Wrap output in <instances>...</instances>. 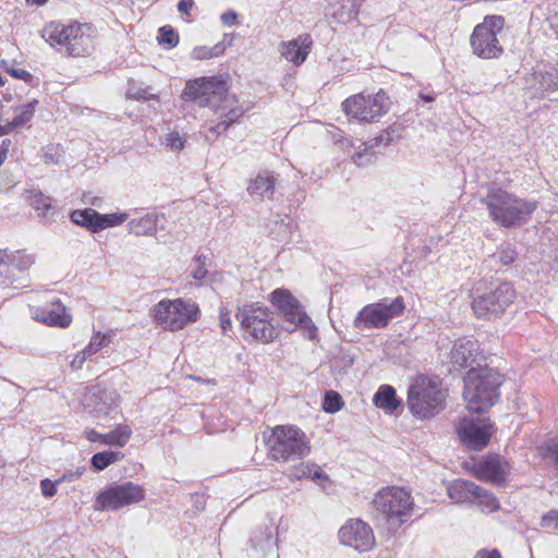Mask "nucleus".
Masks as SVG:
<instances>
[{
    "label": "nucleus",
    "instance_id": "nucleus-45",
    "mask_svg": "<svg viewBox=\"0 0 558 558\" xmlns=\"http://www.w3.org/2000/svg\"><path fill=\"white\" fill-rule=\"evenodd\" d=\"M541 525L546 529L558 530V510H550L544 514Z\"/></svg>",
    "mask_w": 558,
    "mask_h": 558
},
{
    "label": "nucleus",
    "instance_id": "nucleus-63",
    "mask_svg": "<svg viewBox=\"0 0 558 558\" xmlns=\"http://www.w3.org/2000/svg\"><path fill=\"white\" fill-rule=\"evenodd\" d=\"M422 99H424L426 102H430L434 100L433 96L429 95H421Z\"/></svg>",
    "mask_w": 558,
    "mask_h": 558
},
{
    "label": "nucleus",
    "instance_id": "nucleus-39",
    "mask_svg": "<svg viewBox=\"0 0 558 558\" xmlns=\"http://www.w3.org/2000/svg\"><path fill=\"white\" fill-rule=\"evenodd\" d=\"M225 50L221 44H217L214 47H195L192 51V57L195 60H206L215 57H219Z\"/></svg>",
    "mask_w": 558,
    "mask_h": 558
},
{
    "label": "nucleus",
    "instance_id": "nucleus-15",
    "mask_svg": "<svg viewBox=\"0 0 558 558\" xmlns=\"http://www.w3.org/2000/svg\"><path fill=\"white\" fill-rule=\"evenodd\" d=\"M35 263L33 255L25 252H0V287L3 289L14 287L26 275V271Z\"/></svg>",
    "mask_w": 558,
    "mask_h": 558
},
{
    "label": "nucleus",
    "instance_id": "nucleus-60",
    "mask_svg": "<svg viewBox=\"0 0 558 558\" xmlns=\"http://www.w3.org/2000/svg\"><path fill=\"white\" fill-rule=\"evenodd\" d=\"M136 98L138 99H149V98H154V95L153 94H149L147 90H143L142 93H140Z\"/></svg>",
    "mask_w": 558,
    "mask_h": 558
},
{
    "label": "nucleus",
    "instance_id": "nucleus-52",
    "mask_svg": "<svg viewBox=\"0 0 558 558\" xmlns=\"http://www.w3.org/2000/svg\"><path fill=\"white\" fill-rule=\"evenodd\" d=\"M310 477L315 482L328 480V476L322 471L320 466L316 464H313L312 475H310Z\"/></svg>",
    "mask_w": 558,
    "mask_h": 558
},
{
    "label": "nucleus",
    "instance_id": "nucleus-32",
    "mask_svg": "<svg viewBox=\"0 0 558 558\" xmlns=\"http://www.w3.org/2000/svg\"><path fill=\"white\" fill-rule=\"evenodd\" d=\"M186 138L175 130H169L160 140L166 149L180 153L185 147Z\"/></svg>",
    "mask_w": 558,
    "mask_h": 558
},
{
    "label": "nucleus",
    "instance_id": "nucleus-19",
    "mask_svg": "<svg viewBox=\"0 0 558 558\" xmlns=\"http://www.w3.org/2000/svg\"><path fill=\"white\" fill-rule=\"evenodd\" d=\"M270 301L282 313L286 322L292 327L306 326L310 322L308 316L302 310L301 305L288 291L277 289L270 294Z\"/></svg>",
    "mask_w": 558,
    "mask_h": 558
},
{
    "label": "nucleus",
    "instance_id": "nucleus-13",
    "mask_svg": "<svg viewBox=\"0 0 558 558\" xmlns=\"http://www.w3.org/2000/svg\"><path fill=\"white\" fill-rule=\"evenodd\" d=\"M145 497L142 486L133 482L112 484L100 493L95 501L96 510H118L122 507L137 504Z\"/></svg>",
    "mask_w": 558,
    "mask_h": 558
},
{
    "label": "nucleus",
    "instance_id": "nucleus-9",
    "mask_svg": "<svg viewBox=\"0 0 558 558\" xmlns=\"http://www.w3.org/2000/svg\"><path fill=\"white\" fill-rule=\"evenodd\" d=\"M199 314L195 302L183 299L161 300L154 306L155 320L161 328L177 331L197 320Z\"/></svg>",
    "mask_w": 558,
    "mask_h": 558
},
{
    "label": "nucleus",
    "instance_id": "nucleus-61",
    "mask_svg": "<svg viewBox=\"0 0 558 558\" xmlns=\"http://www.w3.org/2000/svg\"><path fill=\"white\" fill-rule=\"evenodd\" d=\"M48 0H26L27 3H31V4H36V5H43L47 2Z\"/></svg>",
    "mask_w": 558,
    "mask_h": 558
},
{
    "label": "nucleus",
    "instance_id": "nucleus-16",
    "mask_svg": "<svg viewBox=\"0 0 558 558\" xmlns=\"http://www.w3.org/2000/svg\"><path fill=\"white\" fill-rule=\"evenodd\" d=\"M461 441L473 450L484 448L492 436V424L487 418L464 417L457 426Z\"/></svg>",
    "mask_w": 558,
    "mask_h": 558
},
{
    "label": "nucleus",
    "instance_id": "nucleus-34",
    "mask_svg": "<svg viewBox=\"0 0 558 558\" xmlns=\"http://www.w3.org/2000/svg\"><path fill=\"white\" fill-rule=\"evenodd\" d=\"M123 458V454L118 451H101L97 452L92 458V465L97 471H102L108 468L110 464L120 461Z\"/></svg>",
    "mask_w": 558,
    "mask_h": 558
},
{
    "label": "nucleus",
    "instance_id": "nucleus-3",
    "mask_svg": "<svg viewBox=\"0 0 558 558\" xmlns=\"http://www.w3.org/2000/svg\"><path fill=\"white\" fill-rule=\"evenodd\" d=\"M41 37L59 52L70 57H85L94 49V31L87 23L49 22L41 31Z\"/></svg>",
    "mask_w": 558,
    "mask_h": 558
},
{
    "label": "nucleus",
    "instance_id": "nucleus-11",
    "mask_svg": "<svg viewBox=\"0 0 558 558\" xmlns=\"http://www.w3.org/2000/svg\"><path fill=\"white\" fill-rule=\"evenodd\" d=\"M515 291L509 282H501L475 298L472 310L477 318L493 319L502 314L513 302Z\"/></svg>",
    "mask_w": 558,
    "mask_h": 558
},
{
    "label": "nucleus",
    "instance_id": "nucleus-10",
    "mask_svg": "<svg viewBox=\"0 0 558 558\" xmlns=\"http://www.w3.org/2000/svg\"><path fill=\"white\" fill-rule=\"evenodd\" d=\"M505 25V19L499 15H490L484 19V22L476 25L471 38L472 51L482 59L499 58L504 48L497 38Z\"/></svg>",
    "mask_w": 558,
    "mask_h": 558
},
{
    "label": "nucleus",
    "instance_id": "nucleus-7",
    "mask_svg": "<svg viewBox=\"0 0 558 558\" xmlns=\"http://www.w3.org/2000/svg\"><path fill=\"white\" fill-rule=\"evenodd\" d=\"M373 505L377 513L395 526L404 523L412 515L414 507L410 493L397 486L381 488L375 495Z\"/></svg>",
    "mask_w": 558,
    "mask_h": 558
},
{
    "label": "nucleus",
    "instance_id": "nucleus-26",
    "mask_svg": "<svg viewBox=\"0 0 558 558\" xmlns=\"http://www.w3.org/2000/svg\"><path fill=\"white\" fill-rule=\"evenodd\" d=\"M373 402L377 408L392 413L400 402L396 398V390L389 385H383L373 397Z\"/></svg>",
    "mask_w": 558,
    "mask_h": 558
},
{
    "label": "nucleus",
    "instance_id": "nucleus-46",
    "mask_svg": "<svg viewBox=\"0 0 558 558\" xmlns=\"http://www.w3.org/2000/svg\"><path fill=\"white\" fill-rule=\"evenodd\" d=\"M313 464L301 463L294 472L289 474L291 480H301L312 475Z\"/></svg>",
    "mask_w": 558,
    "mask_h": 558
},
{
    "label": "nucleus",
    "instance_id": "nucleus-21",
    "mask_svg": "<svg viewBox=\"0 0 558 558\" xmlns=\"http://www.w3.org/2000/svg\"><path fill=\"white\" fill-rule=\"evenodd\" d=\"M480 345L475 339L457 340L450 351V361L458 368L471 367L478 354Z\"/></svg>",
    "mask_w": 558,
    "mask_h": 558
},
{
    "label": "nucleus",
    "instance_id": "nucleus-50",
    "mask_svg": "<svg viewBox=\"0 0 558 558\" xmlns=\"http://www.w3.org/2000/svg\"><path fill=\"white\" fill-rule=\"evenodd\" d=\"M89 355L87 354V352L85 350L78 352L75 357L72 360L71 362V367L73 369H80L84 362L86 361V359L88 357Z\"/></svg>",
    "mask_w": 558,
    "mask_h": 558
},
{
    "label": "nucleus",
    "instance_id": "nucleus-25",
    "mask_svg": "<svg viewBox=\"0 0 558 558\" xmlns=\"http://www.w3.org/2000/svg\"><path fill=\"white\" fill-rule=\"evenodd\" d=\"M163 220V215L147 214L138 219H132L129 222L130 232L136 235H151L156 232L159 220Z\"/></svg>",
    "mask_w": 558,
    "mask_h": 558
},
{
    "label": "nucleus",
    "instance_id": "nucleus-40",
    "mask_svg": "<svg viewBox=\"0 0 558 558\" xmlns=\"http://www.w3.org/2000/svg\"><path fill=\"white\" fill-rule=\"evenodd\" d=\"M538 453L544 459L558 465V435L539 446Z\"/></svg>",
    "mask_w": 558,
    "mask_h": 558
},
{
    "label": "nucleus",
    "instance_id": "nucleus-44",
    "mask_svg": "<svg viewBox=\"0 0 558 558\" xmlns=\"http://www.w3.org/2000/svg\"><path fill=\"white\" fill-rule=\"evenodd\" d=\"M65 478L66 475H62L54 482L50 481L49 478L43 480L40 482L41 494L47 498L53 497L57 494V485L64 482Z\"/></svg>",
    "mask_w": 558,
    "mask_h": 558
},
{
    "label": "nucleus",
    "instance_id": "nucleus-43",
    "mask_svg": "<svg viewBox=\"0 0 558 558\" xmlns=\"http://www.w3.org/2000/svg\"><path fill=\"white\" fill-rule=\"evenodd\" d=\"M160 36H159V43L168 45L169 47H174L179 43V36L178 34L170 27V26H163L159 29Z\"/></svg>",
    "mask_w": 558,
    "mask_h": 558
},
{
    "label": "nucleus",
    "instance_id": "nucleus-31",
    "mask_svg": "<svg viewBox=\"0 0 558 558\" xmlns=\"http://www.w3.org/2000/svg\"><path fill=\"white\" fill-rule=\"evenodd\" d=\"M98 213L95 209L86 208L83 210H74L71 214V220L78 226L88 228L94 232V227L97 223Z\"/></svg>",
    "mask_w": 558,
    "mask_h": 558
},
{
    "label": "nucleus",
    "instance_id": "nucleus-47",
    "mask_svg": "<svg viewBox=\"0 0 558 558\" xmlns=\"http://www.w3.org/2000/svg\"><path fill=\"white\" fill-rule=\"evenodd\" d=\"M515 257H517V253L510 246H507L504 250H501V252L499 254V260L505 266L512 264L515 260Z\"/></svg>",
    "mask_w": 558,
    "mask_h": 558
},
{
    "label": "nucleus",
    "instance_id": "nucleus-23",
    "mask_svg": "<svg viewBox=\"0 0 558 558\" xmlns=\"http://www.w3.org/2000/svg\"><path fill=\"white\" fill-rule=\"evenodd\" d=\"M277 179L269 171L259 172L247 185V193L262 199H272L276 190Z\"/></svg>",
    "mask_w": 558,
    "mask_h": 558
},
{
    "label": "nucleus",
    "instance_id": "nucleus-4",
    "mask_svg": "<svg viewBox=\"0 0 558 558\" xmlns=\"http://www.w3.org/2000/svg\"><path fill=\"white\" fill-rule=\"evenodd\" d=\"M501 375L490 367H472L464 377L463 398L469 411L484 412L494 405L499 397Z\"/></svg>",
    "mask_w": 558,
    "mask_h": 558
},
{
    "label": "nucleus",
    "instance_id": "nucleus-27",
    "mask_svg": "<svg viewBox=\"0 0 558 558\" xmlns=\"http://www.w3.org/2000/svg\"><path fill=\"white\" fill-rule=\"evenodd\" d=\"M390 141H391L390 133L384 132L383 134H380L379 136H377L369 143L362 142L357 146V150L352 157L354 163H356L357 166L365 165L366 162H368L371 160L369 154H368L369 149H372L375 145H380V144L388 145Z\"/></svg>",
    "mask_w": 558,
    "mask_h": 558
},
{
    "label": "nucleus",
    "instance_id": "nucleus-5",
    "mask_svg": "<svg viewBox=\"0 0 558 558\" xmlns=\"http://www.w3.org/2000/svg\"><path fill=\"white\" fill-rule=\"evenodd\" d=\"M266 445L272 460L287 462L301 460L311 452L306 434L294 425H278L271 429Z\"/></svg>",
    "mask_w": 558,
    "mask_h": 558
},
{
    "label": "nucleus",
    "instance_id": "nucleus-62",
    "mask_svg": "<svg viewBox=\"0 0 558 558\" xmlns=\"http://www.w3.org/2000/svg\"><path fill=\"white\" fill-rule=\"evenodd\" d=\"M5 158H7V150L5 149H0V166L3 163Z\"/></svg>",
    "mask_w": 558,
    "mask_h": 558
},
{
    "label": "nucleus",
    "instance_id": "nucleus-51",
    "mask_svg": "<svg viewBox=\"0 0 558 558\" xmlns=\"http://www.w3.org/2000/svg\"><path fill=\"white\" fill-rule=\"evenodd\" d=\"M548 22L550 25V28L557 34L558 36V7L553 8L548 15Z\"/></svg>",
    "mask_w": 558,
    "mask_h": 558
},
{
    "label": "nucleus",
    "instance_id": "nucleus-6",
    "mask_svg": "<svg viewBox=\"0 0 558 558\" xmlns=\"http://www.w3.org/2000/svg\"><path fill=\"white\" fill-rule=\"evenodd\" d=\"M445 397L437 378L418 376L408 391V407L420 418H429L444 409Z\"/></svg>",
    "mask_w": 558,
    "mask_h": 558
},
{
    "label": "nucleus",
    "instance_id": "nucleus-59",
    "mask_svg": "<svg viewBox=\"0 0 558 558\" xmlns=\"http://www.w3.org/2000/svg\"><path fill=\"white\" fill-rule=\"evenodd\" d=\"M82 471H75V472H70L66 475V478L64 481H74L76 478H78L81 475H82Z\"/></svg>",
    "mask_w": 558,
    "mask_h": 558
},
{
    "label": "nucleus",
    "instance_id": "nucleus-42",
    "mask_svg": "<svg viewBox=\"0 0 558 558\" xmlns=\"http://www.w3.org/2000/svg\"><path fill=\"white\" fill-rule=\"evenodd\" d=\"M341 397L338 392L328 391L325 396L324 410L328 413H336L342 407Z\"/></svg>",
    "mask_w": 558,
    "mask_h": 558
},
{
    "label": "nucleus",
    "instance_id": "nucleus-2",
    "mask_svg": "<svg viewBox=\"0 0 558 558\" xmlns=\"http://www.w3.org/2000/svg\"><path fill=\"white\" fill-rule=\"evenodd\" d=\"M489 218L507 229L526 223L537 208V202L522 198L502 189H492L482 198Z\"/></svg>",
    "mask_w": 558,
    "mask_h": 558
},
{
    "label": "nucleus",
    "instance_id": "nucleus-28",
    "mask_svg": "<svg viewBox=\"0 0 558 558\" xmlns=\"http://www.w3.org/2000/svg\"><path fill=\"white\" fill-rule=\"evenodd\" d=\"M534 78L539 87L545 90L558 89V68L555 65H545L543 69L535 70Z\"/></svg>",
    "mask_w": 558,
    "mask_h": 558
},
{
    "label": "nucleus",
    "instance_id": "nucleus-22",
    "mask_svg": "<svg viewBox=\"0 0 558 558\" xmlns=\"http://www.w3.org/2000/svg\"><path fill=\"white\" fill-rule=\"evenodd\" d=\"M312 46L313 40L310 35H300L290 41L282 43L280 53L287 61L300 65L306 60Z\"/></svg>",
    "mask_w": 558,
    "mask_h": 558
},
{
    "label": "nucleus",
    "instance_id": "nucleus-49",
    "mask_svg": "<svg viewBox=\"0 0 558 558\" xmlns=\"http://www.w3.org/2000/svg\"><path fill=\"white\" fill-rule=\"evenodd\" d=\"M7 72L10 73L13 77L23 80L24 82H28L32 80L31 73L22 69L13 66L11 69H8Z\"/></svg>",
    "mask_w": 558,
    "mask_h": 558
},
{
    "label": "nucleus",
    "instance_id": "nucleus-58",
    "mask_svg": "<svg viewBox=\"0 0 558 558\" xmlns=\"http://www.w3.org/2000/svg\"><path fill=\"white\" fill-rule=\"evenodd\" d=\"M236 19V14L233 11L226 12L221 15V21L225 24H229Z\"/></svg>",
    "mask_w": 558,
    "mask_h": 558
},
{
    "label": "nucleus",
    "instance_id": "nucleus-1",
    "mask_svg": "<svg viewBox=\"0 0 558 558\" xmlns=\"http://www.w3.org/2000/svg\"><path fill=\"white\" fill-rule=\"evenodd\" d=\"M183 97L196 101L201 107L208 106L214 110L220 119L218 123L209 126V131L215 134L225 132L245 112L236 95L228 93L227 83L215 76L187 82Z\"/></svg>",
    "mask_w": 558,
    "mask_h": 558
},
{
    "label": "nucleus",
    "instance_id": "nucleus-20",
    "mask_svg": "<svg viewBox=\"0 0 558 558\" xmlns=\"http://www.w3.org/2000/svg\"><path fill=\"white\" fill-rule=\"evenodd\" d=\"M33 317L51 327L66 328L72 322V316L66 313L65 306L59 301H52L44 307H36Z\"/></svg>",
    "mask_w": 558,
    "mask_h": 558
},
{
    "label": "nucleus",
    "instance_id": "nucleus-29",
    "mask_svg": "<svg viewBox=\"0 0 558 558\" xmlns=\"http://www.w3.org/2000/svg\"><path fill=\"white\" fill-rule=\"evenodd\" d=\"M25 201L41 216H47L52 208L51 198L45 196L40 191L31 189L24 192Z\"/></svg>",
    "mask_w": 558,
    "mask_h": 558
},
{
    "label": "nucleus",
    "instance_id": "nucleus-37",
    "mask_svg": "<svg viewBox=\"0 0 558 558\" xmlns=\"http://www.w3.org/2000/svg\"><path fill=\"white\" fill-rule=\"evenodd\" d=\"M208 270L205 265V258L203 256H196L191 265V277L196 281V286L201 287L206 284V277Z\"/></svg>",
    "mask_w": 558,
    "mask_h": 558
},
{
    "label": "nucleus",
    "instance_id": "nucleus-18",
    "mask_svg": "<svg viewBox=\"0 0 558 558\" xmlns=\"http://www.w3.org/2000/svg\"><path fill=\"white\" fill-rule=\"evenodd\" d=\"M473 473L482 481L501 485L510 473V465L501 456H488L474 464Z\"/></svg>",
    "mask_w": 558,
    "mask_h": 558
},
{
    "label": "nucleus",
    "instance_id": "nucleus-53",
    "mask_svg": "<svg viewBox=\"0 0 558 558\" xmlns=\"http://www.w3.org/2000/svg\"><path fill=\"white\" fill-rule=\"evenodd\" d=\"M194 7L193 0H181L178 4V10L181 13H184L186 15H191L190 11Z\"/></svg>",
    "mask_w": 558,
    "mask_h": 558
},
{
    "label": "nucleus",
    "instance_id": "nucleus-48",
    "mask_svg": "<svg viewBox=\"0 0 558 558\" xmlns=\"http://www.w3.org/2000/svg\"><path fill=\"white\" fill-rule=\"evenodd\" d=\"M220 327L223 333H227L231 329L230 312L227 310L220 311Z\"/></svg>",
    "mask_w": 558,
    "mask_h": 558
},
{
    "label": "nucleus",
    "instance_id": "nucleus-35",
    "mask_svg": "<svg viewBox=\"0 0 558 558\" xmlns=\"http://www.w3.org/2000/svg\"><path fill=\"white\" fill-rule=\"evenodd\" d=\"M131 436V429L128 426H120L117 429L105 434L102 444L123 447Z\"/></svg>",
    "mask_w": 558,
    "mask_h": 558
},
{
    "label": "nucleus",
    "instance_id": "nucleus-33",
    "mask_svg": "<svg viewBox=\"0 0 558 558\" xmlns=\"http://www.w3.org/2000/svg\"><path fill=\"white\" fill-rule=\"evenodd\" d=\"M473 502H475L482 511L486 512H493L499 508L497 498L481 486H478V492H476Z\"/></svg>",
    "mask_w": 558,
    "mask_h": 558
},
{
    "label": "nucleus",
    "instance_id": "nucleus-36",
    "mask_svg": "<svg viewBox=\"0 0 558 558\" xmlns=\"http://www.w3.org/2000/svg\"><path fill=\"white\" fill-rule=\"evenodd\" d=\"M38 101L36 99L28 101L26 104H23L22 106L17 107L14 111V124L22 126L29 122L34 116L35 108L37 106Z\"/></svg>",
    "mask_w": 558,
    "mask_h": 558
},
{
    "label": "nucleus",
    "instance_id": "nucleus-57",
    "mask_svg": "<svg viewBox=\"0 0 558 558\" xmlns=\"http://www.w3.org/2000/svg\"><path fill=\"white\" fill-rule=\"evenodd\" d=\"M19 125H15L14 124V120H12L11 122H8L5 123L4 125H1L0 126V134H8L10 133L13 129L17 128Z\"/></svg>",
    "mask_w": 558,
    "mask_h": 558
},
{
    "label": "nucleus",
    "instance_id": "nucleus-55",
    "mask_svg": "<svg viewBox=\"0 0 558 558\" xmlns=\"http://www.w3.org/2000/svg\"><path fill=\"white\" fill-rule=\"evenodd\" d=\"M475 558H501L500 553L496 549L481 550L476 554Z\"/></svg>",
    "mask_w": 558,
    "mask_h": 558
},
{
    "label": "nucleus",
    "instance_id": "nucleus-24",
    "mask_svg": "<svg viewBox=\"0 0 558 558\" xmlns=\"http://www.w3.org/2000/svg\"><path fill=\"white\" fill-rule=\"evenodd\" d=\"M478 485L466 480H456L447 488L449 498L456 504L473 502Z\"/></svg>",
    "mask_w": 558,
    "mask_h": 558
},
{
    "label": "nucleus",
    "instance_id": "nucleus-12",
    "mask_svg": "<svg viewBox=\"0 0 558 558\" xmlns=\"http://www.w3.org/2000/svg\"><path fill=\"white\" fill-rule=\"evenodd\" d=\"M404 310L402 298H396L391 302L383 300L364 306L354 319L357 329L384 328L389 322L399 316Z\"/></svg>",
    "mask_w": 558,
    "mask_h": 558
},
{
    "label": "nucleus",
    "instance_id": "nucleus-54",
    "mask_svg": "<svg viewBox=\"0 0 558 558\" xmlns=\"http://www.w3.org/2000/svg\"><path fill=\"white\" fill-rule=\"evenodd\" d=\"M84 435H85V437L89 441H93V442L94 441H100V442H102V437H104L105 434H100V433H98V432H96L94 429H86L84 432Z\"/></svg>",
    "mask_w": 558,
    "mask_h": 558
},
{
    "label": "nucleus",
    "instance_id": "nucleus-41",
    "mask_svg": "<svg viewBox=\"0 0 558 558\" xmlns=\"http://www.w3.org/2000/svg\"><path fill=\"white\" fill-rule=\"evenodd\" d=\"M110 342V335L97 332L92 338L89 344L84 349L89 356L96 354L102 348H105Z\"/></svg>",
    "mask_w": 558,
    "mask_h": 558
},
{
    "label": "nucleus",
    "instance_id": "nucleus-8",
    "mask_svg": "<svg viewBox=\"0 0 558 558\" xmlns=\"http://www.w3.org/2000/svg\"><path fill=\"white\" fill-rule=\"evenodd\" d=\"M235 316L244 336H250L255 341L269 343L278 336V330L271 323V313L259 302L244 304Z\"/></svg>",
    "mask_w": 558,
    "mask_h": 558
},
{
    "label": "nucleus",
    "instance_id": "nucleus-17",
    "mask_svg": "<svg viewBox=\"0 0 558 558\" xmlns=\"http://www.w3.org/2000/svg\"><path fill=\"white\" fill-rule=\"evenodd\" d=\"M340 542L359 551H368L375 545V536L371 526L359 519L349 520L339 530Z\"/></svg>",
    "mask_w": 558,
    "mask_h": 558
},
{
    "label": "nucleus",
    "instance_id": "nucleus-30",
    "mask_svg": "<svg viewBox=\"0 0 558 558\" xmlns=\"http://www.w3.org/2000/svg\"><path fill=\"white\" fill-rule=\"evenodd\" d=\"M272 527V525H266L265 527L255 531L251 538L252 545L263 551L272 548L275 544Z\"/></svg>",
    "mask_w": 558,
    "mask_h": 558
},
{
    "label": "nucleus",
    "instance_id": "nucleus-56",
    "mask_svg": "<svg viewBox=\"0 0 558 558\" xmlns=\"http://www.w3.org/2000/svg\"><path fill=\"white\" fill-rule=\"evenodd\" d=\"M19 125H15L14 124V120H12L11 122H8L5 123L4 125H1L0 126V134H8L10 133L13 129L17 128Z\"/></svg>",
    "mask_w": 558,
    "mask_h": 558
},
{
    "label": "nucleus",
    "instance_id": "nucleus-14",
    "mask_svg": "<svg viewBox=\"0 0 558 558\" xmlns=\"http://www.w3.org/2000/svg\"><path fill=\"white\" fill-rule=\"evenodd\" d=\"M347 116L360 121L373 122L375 118L385 114L389 109V99L384 93L374 96L354 95L342 102Z\"/></svg>",
    "mask_w": 558,
    "mask_h": 558
},
{
    "label": "nucleus",
    "instance_id": "nucleus-38",
    "mask_svg": "<svg viewBox=\"0 0 558 558\" xmlns=\"http://www.w3.org/2000/svg\"><path fill=\"white\" fill-rule=\"evenodd\" d=\"M128 219L126 214H110V215H100L98 213L97 223L94 227V232H98L108 227L118 226L124 222Z\"/></svg>",
    "mask_w": 558,
    "mask_h": 558
}]
</instances>
